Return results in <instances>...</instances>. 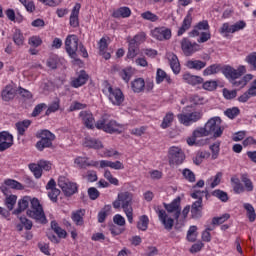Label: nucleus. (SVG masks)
Masks as SVG:
<instances>
[{"label": "nucleus", "mask_w": 256, "mask_h": 256, "mask_svg": "<svg viewBox=\"0 0 256 256\" xmlns=\"http://www.w3.org/2000/svg\"><path fill=\"white\" fill-rule=\"evenodd\" d=\"M164 207L168 213H174L175 221H179V217H181V197H176L170 204H164Z\"/></svg>", "instance_id": "obj_13"}, {"label": "nucleus", "mask_w": 256, "mask_h": 256, "mask_svg": "<svg viewBox=\"0 0 256 256\" xmlns=\"http://www.w3.org/2000/svg\"><path fill=\"white\" fill-rule=\"evenodd\" d=\"M51 229L54 231V233H56L59 239H65L67 237V231L61 228L59 223H57L55 220L51 221Z\"/></svg>", "instance_id": "obj_36"}, {"label": "nucleus", "mask_w": 256, "mask_h": 256, "mask_svg": "<svg viewBox=\"0 0 256 256\" xmlns=\"http://www.w3.org/2000/svg\"><path fill=\"white\" fill-rule=\"evenodd\" d=\"M29 169L33 173L35 179H41V177H43V170L39 164L31 163L29 164Z\"/></svg>", "instance_id": "obj_45"}, {"label": "nucleus", "mask_w": 256, "mask_h": 256, "mask_svg": "<svg viewBox=\"0 0 256 256\" xmlns=\"http://www.w3.org/2000/svg\"><path fill=\"white\" fill-rule=\"evenodd\" d=\"M102 91L104 95L108 97L112 105H115L116 107L123 105L125 95L123 94V91H121V88L113 87L111 84H107Z\"/></svg>", "instance_id": "obj_3"}, {"label": "nucleus", "mask_w": 256, "mask_h": 256, "mask_svg": "<svg viewBox=\"0 0 256 256\" xmlns=\"http://www.w3.org/2000/svg\"><path fill=\"white\" fill-rule=\"evenodd\" d=\"M241 181H242V183L244 184L246 191H248L249 193H250L251 191H253V189H254L253 181L250 180L249 175H247V174H242V176H241Z\"/></svg>", "instance_id": "obj_49"}, {"label": "nucleus", "mask_w": 256, "mask_h": 256, "mask_svg": "<svg viewBox=\"0 0 256 256\" xmlns=\"http://www.w3.org/2000/svg\"><path fill=\"white\" fill-rule=\"evenodd\" d=\"M31 201H33V198L29 196H25L22 199L18 201V208L14 210L15 215H19V213H22V211H25L29 207V203L31 205Z\"/></svg>", "instance_id": "obj_29"}, {"label": "nucleus", "mask_w": 256, "mask_h": 256, "mask_svg": "<svg viewBox=\"0 0 256 256\" xmlns=\"http://www.w3.org/2000/svg\"><path fill=\"white\" fill-rule=\"evenodd\" d=\"M147 40V34L145 32H139L136 34L130 41V43H134V45H141V43H145Z\"/></svg>", "instance_id": "obj_44"}, {"label": "nucleus", "mask_w": 256, "mask_h": 256, "mask_svg": "<svg viewBox=\"0 0 256 256\" xmlns=\"http://www.w3.org/2000/svg\"><path fill=\"white\" fill-rule=\"evenodd\" d=\"M218 31L222 37H229V35L233 34V25H231L229 22H225Z\"/></svg>", "instance_id": "obj_41"}, {"label": "nucleus", "mask_w": 256, "mask_h": 256, "mask_svg": "<svg viewBox=\"0 0 256 256\" xmlns=\"http://www.w3.org/2000/svg\"><path fill=\"white\" fill-rule=\"evenodd\" d=\"M13 41L15 45H18V47H21L23 43H25V37L23 36V33H21V30L16 29L13 34Z\"/></svg>", "instance_id": "obj_47"}, {"label": "nucleus", "mask_w": 256, "mask_h": 256, "mask_svg": "<svg viewBox=\"0 0 256 256\" xmlns=\"http://www.w3.org/2000/svg\"><path fill=\"white\" fill-rule=\"evenodd\" d=\"M190 212L192 219H201L203 216V202H193Z\"/></svg>", "instance_id": "obj_27"}, {"label": "nucleus", "mask_w": 256, "mask_h": 256, "mask_svg": "<svg viewBox=\"0 0 256 256\" xmlns=\"http://www.w3.org/2000/svg\"><path fill=\"white\" fill-rule=\"evenodd\" d=\"M27 215L31 219H35L36 221H40V223H47V217L45 216V211L43 210V206L39 199L32 198L30 208L27 210Z\"/></svg>", "instance_id": "obj_2"}, {"label": "nucleus", "mask_w": 256, "mask_h": 256, "mask_svg": "<svg viewBox=\"0 0 256 256\" xmlns=\"http://www.w3.org/2000/svg\"><path fill=\"white\" fill-rule=\"evenodd\" d=\"M13 147V135L7 131L0 132V151H7Z\"/></svg>", "instance_id": "obj_16"}, {"label": "nucleus", "mask_w": 256, "mask_h": 256, "mask_svg": "<svg viewBox=\"0 0 256 256\" xmlns=\"http://www.w3.org/2000/svg\"><path fill=\"white\" fill-rule=\"evenodd\" d=\"M221 71V64H212L204 69L203 76L209 77L210 75H217Z\"/></svg>", "instance_id": "obj_37"}, {"label": "nucleus", "mask_w": 256, "mask_h": 256, "mask_svg": "<svg viewBox=\"0 0 256 256\" xmlns=\"http://www.w3.org/2000/svg\"><path fill=\"white\" fill-rule=\"evenodd\" d=\"M171 29L165 27H156L151 30V37L156 41H169L171 39Z\"/></svg>", "instance_id": "obj_12"}, {"label": "nucleus", "mask_w": 256, "mask_h": 256, "mask_svg": "<svg viewBox=\"0 0 256 256\" xmlns=\"http://www.w3.org/2000/svg\"><path fill=\"white\" fill-rule=\"evenodd\" d=\"M79 117L86 129H95V117L91 111H81Z\"/></svg>", "instance_id": "obj_18"}, {"label": "nucleus", "mask_w": 256, "mask_h": 256, "mask_svg": "<svg viewBox=\"0 0 256 256\" xmlns=\"http://www.w3.org/2000/svg\"><path fill=\"white\" fill-rule=\"evenodd\" d=\"M59 195H61V190H59L58 188L48 190V199H50L52 203H57V201H59Z\"/></svg>", "instance_id": "obj_57"}, {"label": "nucleus", "mask_w": 256, "mask_h": 256, "mask_svg": "<svg viewBox=\"0 0 256 256\" xmlns=\"http://www.w3.org/2000/svg\"><path fill=\"white\" fill-rule=\"evenodd\" d=\"M18 137H23L25 132L31 127L30 120H24L15 124Z\"/></svg>", "instance_id": "obj_30"}, {"label": "nucleus", "mask_w": 256, "mask_h": 256, "mask_svg": "<svg viewBox=\"0 0 256 256\" xmlns=\"http://www.w3.org/2000/svg\"><path fill=\"white\" fill-rule=\"evenodd\" d=\"M140 17L144 21H150V23H157V21H159V16H157V14H155V13L149 11V10L141 13Z\"/></svg>", "instance_id": "obj_42"}, {"label": "nucleus", "mask_w": 256, "mask_h": 256, "mask_svg": "<svg viewBox=\"0 0 256 256\" xmlns=\"http://www.w3.org/2000/svg\"><path fill=\"white\" fill-rule=\"evenodd\" d=\"M4 185H7L9 189H17L18 191H23V189H25L21 182L13 179H6Z\"/></svg>", "instance_id": "obj_43"}, {"label": "nucleus", "mask_w": 256, "mask_h": 256, "mask_svg": "<svg viewBox=\"0 0 256 256\" xmlns=\"http://www.w3.org/2000/svg\"><path fill=\"white\" fill-rule=\"evenodd\" d=\"M137 229H139V231H147V229H149V216L142 215L139 217Z\"/></svg>", "instance_id": "obj_39"}, {"label": "nucleus", "mask_w": 256, "mask_h": 256, "mask_svg": "<svg viewBox=\"0 0 256 256\" xmlns=\"http://www.w3.org/2000/svg\"><path fill=\"white\" fill-rule=\"evenodd\" d=\"M37 139H40L35 147L37 151H43L53 147V142L55 141V134L49 130H41L36 135Z\"/></svg>", "instance_id": "obj_4"}, {"label": "nucleus", "mask_w": 256, "mask_h": 256, "mask_svg": "<svg viewBox=\"0 0 256 256\" xmlns=\"http://www.w3.org/2000/svg\"><path fill=\"white\" fill-rule=\"evenodd\" d=\"M211 30V26L209 25L208 20H202L198 22L194 28L188 33L189 37H199L201 35V31H209Z\"/></svg>", "instance_id": "obj_17"}, {"label": "nucleus", "mask_w": 256, "mask_h": 256, "mask_svg": "<svg viewBox=\"0 0 256 256\" xmlns=\"http://www.w3.org/2000/svg\"><path fill=\"white\" fill-rule=\"evenodd\" d=\"M182 175H183L184 179H186V181H188L189 183H195V181H196L195 173L193 171H191V169L185 168L182 171Z\"/></svg>", "instance_id": "obj_52"}, {"label": "nucleus", "mask_w": 256, "mask_h": 256, "mask_svg": "<svg viewBox=\"0 0 256 256\" xmlns=\"http://www.w3.org/2000/svg\"><path fill=\"white\" fill-rule=\"evenodd\" d=\"M84 216H85V210L80 209L72 213L71 219L75 223V225H77L78 227H81L85 223V221L83 220Z\"/></svg>", "instance_id": "obj_34"}, {"label": "nucleus", "mask_w": 256, "mask_h": 256, "mask_svg": "<svg viewBox=\"0 0 256 256\" xmlns=\"http://www.w3.org/2000/svg\"><path fill=\"white\" fill-rule=\"evenodd\" d=\"M204 127L208 131V135H213L215 139L223 135V127H221V118L218 116L210 118L206 122Z\"/></svg>", "instance_id": "obj_7"}, {"label": "nucleus", "mask_w": 256, "mask_h": 256, "mask_svg": "<svg viewBox=\"0 0 256 256\" xmlns=\"http://www.w3.org/2000/svg\"><path fill=\"white\" fill-rule=\"evenodd\" d=\"M28 45L34 48L41 47V45H43V40L39 36H31L28 39Z\"/></svg>", "instance_id": "obj_56"}, {"label": "nucleus", "mask_w": 256, "mask_h": 256, "mask_svg": "<svg viewBox=\"0 0 256 256\" xmlns=\"http://www.w3.org/2000/svg\"><path fill=\"white\" fill-rule=\"evenodd\" d=\"M169 65L174 73V75H179L181 73V64L179 63V58L174 53L168 55Z\"/></svg>", "instance_id": "obj_25"}, {"label": "nucleus", "mask_w": 256, "mask_h": 256, "mask_svg": "<svg viewBox=\"0 0 256 256\" xmlns=\"http://www.w3.org/2000/svg\"><path fill=\"white\" fill-rule=\"evenodd\" d=\"M131 89L134 93H143L145 91V80L137 78L131 82Z\"/></svg>", "instance_id": "obj_32"}, {"label": "nucleus", "mask_w": 256, "mask_h": 256, "mask_svg": "<svg viewBox=\"0 0 256 256\" xmlns=\"http://www.w3.org/2000/svg\"><path fill=\"white\" fill-rule=\"evenodd\" d=\"M119 75L125 83H129V81H131V77H133V72L131 71V68H124L119 72Z\"/></svg>", "instance_id": "obj_50"}, {"label": "nucleus", "mask_w": 256, "mask_h": 256, "mask_svg": "<svg viewBox=\"0 0 256 256\" xmlns=\"http://www.w3.org/2000/svg\"><path fill=\"white\" fill-rule=\"evenodd\" d=\"M211 195L212 197H216V199H219V201H222V203H227L229 201V194L221 189H216L212 191Z\"/></svg>", "instance_id": "obj_38"}, {"label": "nucleus", "mask_w": 256, "mask_h": 256, "mask_svg": "<svg viewBox=\"0 0 256 256\" xmlns=\"http://www.w3.org/2000/svg\"><path fill=\"white\" fill-rule=\"evenodd\" d=\"M244 209L247 211V217L250 223L255 222V219H256L255 208L250 203H245Z\"/></svg>", "instance_id": "obj_46"}, {"label": "nucleus", "mask_w": 256, "mask_h": 256, "mask_svg": "<svg viewBox=\"0 0 256 256\" xmlns=\"http://www.w3.org/2000/svg\"><path fill=\"white\" fill-rule=\"evenodd\" d=\"M89 81V74L85 70H81L77 77L71 79L70 85L74 89H79L83 87Z\"/></svg>", "instance_id": "obj_15"}, {"label": "nucleus", "mask_w": 256, "mask_h": 256, "mask_svg": "<svg viewBox=\"0 0 256 256\" xmlns=\"http://www.w3.org/2000/svg\"><path fill=\"white\" fill-rule=\"evenodd\" d=\"M58 187L62 189V193H64L65 197H73V195L79 191V185L75 182H71L65 177H60L58 179Z\"/></svg>", "instance_id": "obj_8"}, {"label": "nucleus", "mask_w": 256, "mask_h": 256, "mask_svg": "<svg viewBox=\"0 0 256 256\" xmlns=\"http://www.w3.org/2000/svg\"><path fill=\"white\" fill-rule=\"evenodd\" d=\"M231 216L229 214H223L220 217H214L212 218V225H223V223H225V221H228V219Z\"/></svg>", "instance_id": "obj_62"}, {"label": "nucleus", "mask_w": 256, "mask_h": 256, "mask_svg": "<svg viewBox=\"0 0 256 256\" xmlns=\"http://www.w3.org/2000/svg\"><path fill=\"white\" fill-rule=\"evenodd\" d=\"M182 79L185 83H187L188 85H191L192 87H197V85H203V81H204L203 77L193 75L191 73H185L182 76Z\"/></svg>", "instance_id": "obj_22"}, {"label": "nucleus", "mask_w": 256, "mask_h": 256, "mask_svg": "<svg viewBox=\"0 0 256 256\" xmlns=\"http://www.w3.org/2000/svg\"><path fill=\"white\" fill-rule=\"evenodd\" d=\"M192 134H194V137L196 139H199L201 137H209V132L207 131V128H205V126L195 129Z\"/></svg>", "instance_id": "obj_58"}, {"label": "nucleus", "mask_w": 256, "mask_h": 256, "mask_svg": "<svg viewBox=\"0 0 256 256\" xmlns=\"http://www.w3.org/2000/svg\"><path fill=\"white\" fill-rule=\"evenodd\" d=\"M121 129H123V125L117 123L115 120H110L106 123L105 133H121Z\"/></svg>", "instance_id": "obj_28"}, {"label": "nucleus", "mask_w": 256, "mask_h": 256, "mask_svg": "<svg viewBox=\"0 0 256 256\" xmlns=\"http://www.w3.org/2000/svg\"><path fill=\"white\" fill-rule=\"evenodd\" d=\"M163 81H166L168 85L173 84V79H171V76H169L165 70L158 68L156 71V83L157 85H161Z\"/></svg>", "instance_id": "obj_26"}, {"label": "nucleus", "mask_w": 256, "mask_h": 256, "mask_svg": "<svg viewBox=\"0 0 256 256\" xmlns=\"http://www.w3.org/2000/svg\"><path fill=\"white\" fill-rule=\"evenodd\" d=\"M75 165H77V167L79 169H85L86 167H99V161H95V160H91L89 161L88 157H77L74 160Z\"/></svg>", "instance_id": "obj_20"}, {"label": "nucleus", "mask_w": 256, "mask_h": 256, "mask_svg": "<svg viewBox=\"0 0 256 256\" xmlns=\"http://www.w3.org/2000/svg\"><path fill=\"white\" fill-rule=\"evenodd\" d=\"M247 27V23L243 20H240L236 22L235 24H232V33H237L239 31H243Z\"/></svg>", "instance_id": "obj_64"}, {"label": "nucleus", "mask_w": 256, "mask_h": 256, "mask_svg": "<svg viewBox=\"0 0 256 256\" xmlns=\"http://www.w3.org/2000/svg\"><path fill=\"white\" fill-rule=\"evenodd\" d=\"M81 11V5L76 3L70 14V25L75 29L79 27V12Z\"/></svg>", "instance_id": "obj_23"}, {"label": "nucleus", "mask_w": 256, "mask_h": 256, "mask_svg": "<svg viewBox=\"0 0 256 256\" xmlns=\"http://www.w3.org/2000/svg\"><path fill=\"white\" fill-rule=\"evenodd\" d=\"M112 17L114 19H127L131 17V8L122 6L112 12Z\"/></svg>", "instance_id": "obj_24"}, {"label": "nucleus", "mask_w": 256, "mask_h": 256, "mask_svg": "<svg viewBox=\"0 0 256 256\" xmlns=\"http://www.w3.org/2000/svg\"><path fill=\"white\" fill-rule=\"evenodd\" d=\"M187 241L195 243L197 241V226H190L186 236Z\"/></svg>", "instance_id": "obj_48"}, {"label": "nucleus", "mask_w": 256, "mask_h": 256, "mask_svg": "<svg viewBox=\"0 0 256 256\" xmlns=\"http://www.w3.org/2000/svg\"><path fill=\"white\" fill-rule=\"evenodd\" d=\"M139 53V46L137 44H134L133 42H128V53L127 58L128 59H135Z\"/></svg>", "instance_id": "obj_40"}, {"label": "nucleus", "mask_w": 256, "mask_h": 256, "mask_svg": "<svg viewBox=\"0 0 256 256\" xmlns=\"http://www.w3.org/2000/svg\"><path fill=\"white\" fill-rule=\"evenodd\" d=\"M114 209H123L128 223H133V193L124 191L118 193L116 200L112 203Z\"/></svg>", "instance_id": "obj_1"}, {"label": "nucleus", "mask_w": 256, "mask_h": 256, "mask_svg": "<svg viewBox=\"0 0 256 256\" xmlns=\"http://www.w3.org/2000/svg\"><path fill=\"white\" fill-rule=\"evenodd\" d=\"M173 121H175V114L173 112L166 113L160 125L161 129H169L173 125Z\"/></svg>", "instance_id": "obj_35"}, {"label": "nucleus", "mask_w": 256, "mask_h": 256, "mask_svg": "<svg viewBox=\"0 0 256 256\" xmlns=\"http://www.w3.org/2000/svg\"><path fill=\"white\" fill-rule=\"evenodd\" d=\"M185 152L181 147L172 146L168 149V163L170 167H179L185 163Z\"/></svg>", "instance_id": "obj_6"}, {"label": "nucleus", "mask_w": 256, "mask_h": 256, "mask_svg": "<svg viewBox=\"0 0 256 256\" xmlns=\"http://www.w3.org/2000/svg\"><path fill=\"white\" fill-rule=\"evenodd\" d=\"M79 49V38L75 34H70L65 39V50L66 53L71 57V59H74L75 63L79 65L81 62V59L77 57V51Z\"/></svg>", "instance_id": "obj_5"}, {"label": "nucleus", "mask_w": 256, "mask_h": 256, "mask_svg": "<svg viewBox=\"0 0 256 256\" xmlns=\"http://www.w3.org/2000/svg\"><path fill=\"white\" fill-rule=\"evenodd\" d=\"M211 39V30L200 32L197 43H207Z\"/></svg>", "instance_id": "obj_60"}, {"label": "nucleus", "mask_w": 256, "mask_h": 256, "mask_svg": "<svg viewBox=\"0 0 256 256\" xmlns=\"http://www.w3.org/2000/svg\"><path fill=\"white\" fill-rule=\"evenodd\" d=\"M181 49L186 55V57H191L193 53H197V51H201V45H199L197 42H191L189 38H183L181 40Z\"/></svg>", "instance_id": "obj_11"}, {"label": "nucleus", "mask_w": 256, "mask_h": 256, "mask_svg": "<svg viewBox=\"0 0 256 256\" xmlns=\"http://www.w3.org/2000/svg\"><path fill=\"white\" fill-rule=\"evenodd\" d=\"M17 95V89L12 84H7L1 92L2 100L9 102L13 101L15 99V96Z\"/></svg>", "instance_id": "obj_21"}, {"label": "nucleus", "mask_w": 256, "mask_h": 256, "mask_svg": "<svg viewBox=\"0 0 256 256\" xmlns=\"http://www.w3.org/2000/svg\"><path fill=\"white\" fill-rule=\"evenodd\" d=\"M247 69L245 66H239L237 69L231 67V66H226L222 70V73L226 79L229 80L230 83H232L235 79H239V77H242L245 75Z\"/></svg>", "instance_id": "obj_10"}, {"label": "nucleus", "mask_w": 256, "mask_h": 256, "mask_svg": "<svg viewBox=\"0 0 256 256\" xmlns=\"http://www.w3.org/2000/svg\"><path fill=\"white\" fill-rule=\"evenodd\" d=\"M16 203H17V196L15 195H10L5 199V205L9 211H13Z\"/></svg>", "instance_id": "obj_53"}, {"label": "nucleus", "mask_w": 256, "mask_h": 256, "mask_svg": "<svg viewBox=\"0 0 256 256\" xmlns=\"http://www.w3.org/2000/svg\"><path fill=\"white\" fill-rule=\"evenodd\" d=\"M109 211H111V206L106 205L99 213H98V223H105L107 219V215H109Z\"/></svg>", "instance_id": "obj_51"}, {"label": "nucleus", "mask_w": 256, "mask_h": 256, "mask_svg": "<svg viewBox=\"0 0 256 256\" xmlns=\"http://www.w3.org/2000/svg\"><path fill=\"white\" fill-rule=\"evenodd\" d=\"M83 145L88 149H103V143L95 138H85Z\"/></svg>", "instance_id": "obj_33"}, {"label": "nucleus", "mask_w": 256, "mask_h": 256, "mask_svg": "<svg viewBox=\"0 0 256 256\" xmlns=\"http://www.w3.org/2000/svg\"><path fill=\"white\" fill-rule=\"evenodd\" d=\"M104 177L109 181V183H111V185H115L116 187L119 186V179L113 177L110 170L104 171Z\"/></svg>", "instance_id": "obj_61"}, {"label": "nucleus", "mask_w": 256, "mask_h": 256, "mask_svg": "<svg viewBox=\"0 0 256 256\" xmlns=\"http://www.w3.org/2000/svg\"><path fill=\"white\" fill-rule=\"evenodd\" d=\"M245 62L248 63L254 71H256V52L248 54L245 58Z\"/></svg>", "instance_id": "obj_59"}, {"label": "nucleus", "mask_w": 256, "mask_h": 256, "mask_svg": "<svg viewBox=\"0 0 256 256\" xmlns=\"http://www.w3.org/2000/svg\"><path fill=\"white\" fill-rule=\"evenodd\" d=\"M177 119L181 125H184V127H191L193 123H197V121H201V119H203V113L199 111L181 113L177 115Z\"/></svg>", "instance_id": "obj_9"}, {"label": "nucleus", "mask_w": 256, "mask_h": 256, "mask_svg": "<svg viewBox=\"0 0 256 256\" xmlns=\"http://www.w3.org/2000/svg\"><path fill=\"white\" fill-rule=\"evenodd\" d=\"M191 25H193V16L191 15V12H188L182 21V25L177 31V36L181 37L185 35V33L191 29Z\"/></svg>", "instance_id": "obj_19"}, {"label": "nucleus", "mask_w": 256, "mask_h": 256, "mask_svg": "<svg viewBox=\"0 0 256 256\" xmlns=\"http://www.w3.org/2000/svg\"><path fill=\"white\" fill-rule=\"evenodd\" d=\"M239 113H241V110H239L238 107L228 108L224 112V114L226 115V117H228V119H235V117H238Z\"/></svg>", "instance_id": "obj_55"}, {"label": "nucleus", "mask_w": 256, "mask_h": 256, "mask_svg": "<svg viewBox=\"0 0 256 256\" xmlns=\"http://www.w3.org/2000/svg\"><path fill=\"white\" fill-rule=\"evenodd\" d=\"M156 213L164 229H166V231H171V229H173L175 225V219L169 217V215H167V212L163 209H158Z\"/></svg>", "instance_id": "obj_14"}, {"label": "nucleus", "mask_w": 256, "mask_h": 256, "mask_svg": "<svg viewBox=\"0 0 256 256\" xmlns=\"http://www.w3.org/2000/svg\"><path fill=\"white\" fill-rule=\"evenodd\" d=\"M186 67L188 69H194V71H201L207 67V62L201 60H188L186 62Z\"/></svg>", "instance_id": "obj_31"}, {"label": "nucleus", "mask_w": 256, "mask_h": 256, "mask_svg": "<svg viewBox=\"0 0 256 256\" xmlns=\"http://www.w3.org/2000/svg\"><path fill=\"white\" fill-rule=\"evenodd\" d=\"M59 107H61L59 100L54 101L52 104L49 105L45 115L49 116L51 115V113H56V111H59Z\"/></svg>", "instance_id": "obj_63"}, {"label": "nucleus", "mask_w": 256, "mask_h": 256, "mask_svg": "<svg viewBox=\"0 0 256 256\" xmlns=\"http://www.w3.org/2000/svg\"><path fill=\"white\" fill-rule=\"evenodd\" d=\"M217 86L218 84L215 80H208L202 83V89H204L205 91H215V89H217Z\"/></svg>", "instance_id": "obj_54"}]
</instances>
